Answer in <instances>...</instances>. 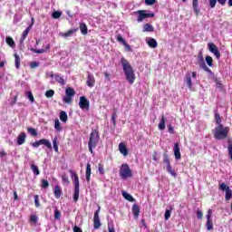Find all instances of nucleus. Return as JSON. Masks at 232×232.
<instances>
[{
  "label": "nucleus",
  "mask_w": 232,
  "mask_h": 232,
  "mask_svg": "<svg viewBox=\"0 0 232 232\" xmlns=\"http://www.w3.org/2000/svg\"><path fill=\"white\" fill-rule=\"evenodd\" d=\"M121 64L125 73L126 80L130 84H133L135 82V72L133 71V67H131L130 62L124 57L121 59Z\"/></svg>",
  "instance_id": "f257e3e1"
},
{
  "label": "nucleus",
  "mask_w": 232,
  "mask_h": 232,
  "mask_svg": "<svg viewBox=\"0 0 232 232\" xmlns=\"http://www.w3.org/2000/svg\"><path fill=\"white\" fill-rule=\"evenodd\" d=\"M229 131H230L229 127H226L223 124H219L214 130V137L218 140L227 139V135H229Z\"/></svg>",
  "instance_id": "f03ea898"
},
{
  "label": "nucleus",
  "mask_w": 232,
  "mask_h": 232,
  "mask_svg": "<svg viewBox=\"0 0 232 232\" xmlns=\"http://www.w3.org/2000/svg\"><path fill=\"white\" fill-rule=\"evenodd\" d=\"M99 131H97V130H92L88 142L89 151L92 155H93V150L97 148V144H99Z\"/></svg>",
  "instance_id": "7ed1b4c3"
},
{
  "label": "nucleus",
  "mask_w": 232,
  "mask_h": 232,
  "mask_svg": "<svg viewBox=\"0 0 232 232\" xmlns=\"http://www.w3.org/2000/svg\"><path fill=\"white\" fill-rule=\"evenodd\" d=\"M70 174L72 179V184L74 185L73 200L74 202H77L79 200V191H80L79 175H77V173H75L72 170H70Z\"/></svg>",
  "instance_id": "20e7f679"
},
{
  "label": "nucleus",
  "mask_w": 232,
  "mask_h": 232,
  "mask_svg": "<svg viewBox=\"0 0 232 232\" xmlns=\"http://www.w3.org/2000/svg\"><path fill=\"white\" fill-rule=\"evenodd\" d=\"M120 177L123 180H126L127 179H131L133 177L131 169H130V166L128 164L124 163L120 168Z\"/></svg>",
  "instance_id": "39448f33"
},
{
  "label": "nucleus",
  "mask_w": 232,
  "mask_h": 232,
  "mask_svg": "<svg viewBox=\"0 0 232 232\" xmlns=\"http://www.w3.org/2000/svg\"><path fill=\"white\" fill-rule=\"evenodd\" d=\"M136 14H138L137 16L138 23H142L144 19H150L151 17H155V14L148 10H139L136 12Z\"/></svg>",
  "instance_id": "423d86ee"
},
{
  "label": "nucleus",
  "mask_w": 232,
  "mask_h": 232,
  "mask_svg": "<svg viewBox=\"0 0 232 232\" xmlns=\"http://www.w3.org/2000/svg\"><path fill=\"white\" fill-rule=\"evenodd\" d=\"M33 148H38L40 146H45L49 150H52V142L49 140L42 139L31 144Z\"/></svg>",
  "instance_id": "0eeeda50"
},
{
  "label": "nucleus",
  "mask_w": 232,
  "mask_h": 232,
  "mask_svg": "<svg viewBox=\"0 0 232 232\" xmlns=\"http://www.w3.org/2000/svg\"><path fill=\"white\" fill-rule=\"evenodd\" d=\"M99 213H101V207H98V209L94 212L93 217V227L94 229H99L102 224L101 223V218H99Z\"/></svg>",
  "instance_id": "6e6552de"
},
{
  "label": "nucleus",
  "mask_w": 232,
  "mask_h": 232,
  "mask_svg": "<svg viewBox=\"0 0 232 232\" xmlns=\"http://www.w3.org/2000/svg\"><path fill=\"white\" fill-rule=\"evenodd\" d=\"M79 107L81 108V110H86V111H88V110H90V101H88L85 96H81Z\"/></svg>",
  "instance_id": "1a4fd4ad"
},
{
  "label": "nucleus",
  "mask_w": 232,
  "mask_h": 232,
  "mask_svg": "<svg viewBox=\"0 0 232 232\" xmlns=\"http://www.w3.org/2000/svg\"><path fill=\"white\" fill-rule=\"evenodd\" d=\"M208 48L209 52H211V53H213L215 55V57H217V59H218L220 57V52L218 51V47H217L215 45V44L208 43Z\"/></svg>",
  "instance_id": "9d476101"
},
{
  "label": "nucleus",
  "mask_w": 232,
  "mask_h": 232,
  "mask_svg": "<svg viewBox=\"0 0 232 232\" xmlns=\"http://www.w3.org/2000/svg\"><path fill=\"white\" fill-rule=\"evenodd\" d=\"M185 83L187 84L188 90L193 92V82L191 81V72H189L185 74Z\"/></svg>",
  "instance_id": "9b49d317"
},
{
  "label": "nucleus",
  "mask_w": 232,
  "mask_h": 232,
  "mask_svg": "<svg viewBox=\"0 0 232 232\" xmlns=\"http://www.w3.org/2000/svg\"><path fill=\"white\" fill-rule=\"evenodd\" d=\"M50 77H54L56 82H58L62 86H64V84H66V82L64 81V77L59 75L58 73L53 74V72H51Z\"/></svg>",
  "instance_id": "f8f14e48"
},
{
  "label": "nucleus",
  "mask_w": 232,
  "mask_h": 232,
  "mask_svg": "<svg viewBox=\"0 0 232 232\" xmlns=\"http://www.w3.org/2000/svg\"><path fill=\"white\" fill-rule=\"evenodd\" d=\"M173 152L176 160H180V159H182V156L180 154V147L179 146V143L174 144Z\"/></svg>",
  "instance_id": "ddd939ff"
},
{
  "label": "nucleus",
  "mask_w": 232,
  "mask_h": 232,
  "mask_svg": "<svg viewBox=\"0 0 232 232\" xmlns=\"http://www.w3.org/2000/svg\"><path fill=\"white\" fill-rule=\"evenodd\" d=\"M87 86L90 88H93V86H95V77L90 72H88L87 76Z\"/></svg>",
  "instance_id": "4468645a"
},
{
  "label": "nucleus",
  "mask_w": 232,
  "mask_h": 232,
  "mask_svg": "<svg viewBox=\"0 0 232 232\" xmlns=\"http://www.w3.org/2000/svg\"><path fill=\"white\" fill-rule=\"evenodd\" d=\"M30 30H32V24H30L29 26H27L25 28V30L24 31L21 39H20V43L23 44L24 43V40L26 39V37H28V34L30 33Z\"/></svg>",
  "instance_id": "2eb2a0df"
},
{
  "label": "nucleus",
  "mask_w": 232,
  "mask_h": 232,
  "mask_svg": "<svg viewBox=\"0 0 232 232\" xmlns=\"http://www.w3.org/2000/svg\"><path fill=\"white\" fill-rule=\"evenodd\" d=\"M146 41L150 48H157V46H159L157 40H155L154 38L149 37L146 39Z\"/></svg>",
  "instance_id": "dca6fc26"
},
{
  "label": "nucleus",
  "mask_w": 232,
  "mask_h": 232,
  "mask_svg": "<svg viewBox=\"0 0 232 232\" xmlns=\"http://www.w3.org/2000/svg\"><path fill=\"white\" fill-rule=\"evenodd\" d=\"M119 151L123 155V157H127L128 155V148H126V145L124 143L119 144Z\"/></svg>",
  "instance_id": "f3484780"
},
{
  "label": "nucleus",
  "mask_w": 232,
  "mask_h": 232,
  "mask_svg": "<svg viewBox=\"0 0 232 232\" xmlns=\"http://www.w3.org/2000/svg\"><path fill=\"white\" fill-rule=\"evenodd\" d=\"M26 140V133L22 132L17 138L18 146H23V143Z\"/></svg>",
  "instance_id": "a211bd4d"
},
{
  "label": "nucleus",
  "mask_w": 232,
  "mask_h": 232,
  "mask_svg": "<svg viewBox=\"0 0 232 232\" xmlns=\"http://www.w3.org/2000/svg\"><path fill=\"white\" fill-rule=\"evenodd\" d=\"M132 214L134 215L135 218H139V215H140V208L139 205L134 204L132 206Z\"/></svg>",
  "instance_id": "6ab92c4d"
},
{
  "label": "nucleus",
  "mask_w": 232,
  "mask_h": 232,
  "mask_svg": "<svg viewBox=\"0 0 232 232\" xmlns=\"http://www.w3.org/2000/svg\"><path fill=\"white\" fill-rule=\"evenodd\" d=\"M91 177H92V165L90 163H87L86 173H85V179H86L87 182H90Z\"/></svg>",
  "instance_id": "aec40b11"
},
{
  "label": "nucleus",
  "mask_w": 232,
  "mask_h": 232,
  "mask_svg": "<svg viewBox=\"0 0 232 232\" xmlns=\"http://www.w3.org/2000/svg\"><path fill=\"white\" fill-rule=\"evenodd\" d=\"M47 50H50V44H48L45 46V49H34V48H32L31 52H34V53H44L47 52Z\"/></svg>",
  "instance_id": "412c9836"
},
{
  "label": "nucleus",
  "mask_w": 232,
  "mask_h": 232,
  "mask_svg": "<svg viewBox=\"0 0 232 232\" xmlns=\"http://www.w3.org/2000/svg\"><path fill=\"white\" fill-rule=\"evenodd\" d=\"M192 6L196 15H198V14H200V9L198 8V0H193Z\"/></svg>",
  "instance_id": "4be33fe9"
},
{
  "label": "nucleus",
  "mask_w": 232,
  "mask_h": 232,
  "mask_svg": "<svg viewBox=\"0 0 232 232\" xmlns=\"http://www.w3.org/2000/svg\"><path fill=\"white\" fill-rule=\"evenodd\" d=\"M121 195L126 200H129V202H135V198H133V196H131L128 192L122 191Z\"/></svg>",
  "instance_id": "5701e85b"
},
{
  "label": "nucleus",
  "mask_w": 232,
  "mask_h": 232,
  "mask_svg": "<svg viewBox=\"0 0 232 232\" xmlns=\"http://www.w3.org/2000/svg\"><path fill=\"white\" fill-rule=\"evenodd\" d=\"M80 32L82 34V35H87L88 34V26L86 24L82 23L80 24Z\"/></svg>",
  "instance_id": "b1692460"
},
{
  "label": "nucleus",
  "mask_w": 232,
  "mask_h": 232,
  "mask_svg": "<svg viewBox=\"0 0 232 232\" xmlns=\"http://www.w3.org/2000/svg\"><path fill=\"white\" fill-rule=\"evenodd\" d=\"M159 130H160L161 131L163 130H166V118L164 116L161 117V120L159 123Z\"/></svg>",
  "instance_id": "393cba45"
},
{
  "label": "nucleus",
  "mask_w": 232,
  "mask_h": 232,
  "mask_svg": "<svg viewBox=\"0 0 232 232\" xmlns=\"http://www.w3.org/2000/svg\"><path fill=\"white\" fill-rule=\"evenodd\" d=\"M14 66L17 70H19L21 66V58L19 57V54L14 53Z\"/></svg>",
  "instance_id": "a878e982"
},
{
  "label": "nucleus",
  "mask_w": 232,
  "mask_h": 232,
  "mask_svg": "<svg viewBox=\"0 0 232 232\" xmlns=\"http://www.w3.org/2000/svg\"><path fill=\"white\" fill-rule=\"evenodd\" d=\"M143 32H155V28L150 24H145L143 25Z\"/></svg>",
  "instance_id": "bb28decb"
},
{
  "label": "nucleus",
  "mask_w": 232,
  "mask_h": 232,
  "mask_svg": "<svg viewBox=\"0 0 232 232\" xmlns=\"http://www.w3.org/2000/svg\"><path fill=\"white\" fill-rule=\"evenodd\" d=\"M60 121H62V122H67L68 121V114H66V111H62L60 112Z\"/></svg>",
  "instance_id": "cd10ccee"
},
{
  "label": "nucleus",
  "mask_w": 232,
  "mask_h": 232,
  "mask_svg": "<svg viewBox=\"0 0 232 232\" xmlns=\"http://www.w3.org/2000/svg\"><path fill=\"white\" fill-rule=\"evenodd\" d=\"M53 193H54L55 198H61V195L63 192L61 191V188L59 186H55Z\"/></svg>",
  "instance_id": "c85d7f7f"
},
{
  "label": "nucleus",
  "mask_w": 232,
  "mask_h": 232,
  "mask_svg": "<svg viewBox=\"0 0 232 232\" xmlns=\"http://www.w3.org/2000/svg\"><path fill=\"white\" fill-rule=\"evenodd\" d=\"M215 121L218 126L222 124V118H220V114H218V111H215Z\"/></svg>",
  "instance_id": "c756f323"
},
{
  "label": "nucleus",
  "mask_w": 232,
  "mask_h": 232,
  "mask_svg": "<svg viewBox=\"0 0 232 232\" xmlns=\"http://www.w3.org/2000/svg\"><path fill=\"white\" fill-rule=\"evenodd\" d=\"M65 94L68 97H73V95H75V91L73 89H72V87H69L65 90Z\"/></svg>",
  "instance_id": "7c9ffc66"
},
{
  "label": "nucleus",
  "mask_w": 232,
  "mask_h": 232,
  "mask_svg": "<svg viewBox=\"0 0 232 232\" xmlns=\"http://www.w3.org/2000/svg\"><path fill=\"white\" fill-rule=\"evenodd\" d=\"M166 169H167L168 173H169V175H171V177H174V179L177 178V172H175V170L173 169L171 165L167 167Z\"/></svg>",
  "instance_id": "2f4dec72"
},
{
  "label": "nucleus",
  "mask_w": 232,
  "mask_h": 232,
  "mask_svg": "<svg viewBox=\"0 0 232 232\" xmlns=\"http://www.w3.org/2000/svg\"><path fill=\"white\" fill-rule=\"evenodd\" d=\"M53 148L56 153H59V145L57 144V137L53 140Z\"/></svg>",
  "instance_id": "473e14b6"
},
{
  "label": "nucleus",
  "mask_w": 232,
  "mask_h": 232,
  "mask_svg": "<svg viewBox=\"0 0 232 232\" xmlns=\"http://www.w3.org/2000/svg\"><path fill=\"white\" fill-rule=\"evenodd\" d=\"M200 68H202L205 72H208V73H213L211 72V69H209V67H208V65H206V63L205 62H202L200 63Z\"/></svg>",
  "instance_id": "72a5a7b5"
},
{
  "label": "nucleus",
  "mask_w": 232,
  "mask_h": 232,
  "mask_svg": "<svg viewBox=\"0 0 232 232\" xmlns=\"http://www.w3.org/2000/svg\"><path fill=\"white\" fill-rule=\"evenodd\" d=\"M54 129L56 130V131H62L63 130V128L61 127V121H59V120H55Z\"/></svg>",
  "instance_id": "f704fd0d"
},
{
  "label": "nucleus",
  "mask_w": 232,
  "mask_h": 232,
  "mask_svg": "<svg viewBox=\"0 0 232 232\" xmlns=\"http://www.w3.org/2000/svg\"><path fill=\"white\" fill-rule=\"evenodd\" d=\"M75 32V30H69L66 33H61L60 35H62V37H72V34Z\"/></svg>",
  "instance_id": "c9c22d12"
},
{
  "label": "nucleus",
  "mask_w": 232,
  "mask_h": 232,
  "mask_svg": "<svg viewBox=\"0 0 232 232\" xmlns=\"http://www.w3.org/2000/svg\"><path fill=\"white\" fill-rule=\"evenodd\" d=\"M163 162L166 163V168L171 166V163L169 162V156H168V154L163 155Z\"/></svg>",
  "instance_id": "e433bc0d"
},
{
  "label": "nucleus",
  "mask_w": 232,
  "mask_h": 232,
  "mask_svg": "<svg viewBox=\"0 0 232 232\" xmlns=\"http://www.w3.org/2000/svg\"><path fill=\"white\" fill-rule=\"evenodd\" d=\"M30 222H32V224H37V222H39V218L36 215H31L30 216Z\"/></svg>",
  "instance_id": "4c0bfd02"
},
{
  "label": "nucleus",
  "mask_w": 232,
  "mask_h": 232,
  "mask_svg": "<svg viewBox=\"0 0 232 232\" xmlns=\"http://www.w3.org/2000/svg\"><path fill=\"white\" fill-rule=\"evenodd\" d=\"M53 95H55L54 90H49V91H46V92H45V97H47V99L53 97Z\"/></svg>",
  "instance_id": "58836bf2"
},
{
  "label": "nucleus",
  "mask_w": 232,
  "mask_h": 232,
  "mask_svg": "<svg viewBox=\"0 0 232 232\" xmlns=\"http://www.w3.org/2000/svg\"><path fill=\"white\" fill-rule=\"evenodd\" d=\"M31 169H32V171H33V173H34V175H39V168H37V166L36 165H34V164H32L31 165Z\"/></svg>",
  "instance_id": "ea45409f"
},
{
  "label": "nucleus",
  "mask_w": 232,
  "mask_h": 232,
  "mask_svg": "<svg viewBox=\"0 0 232 232\" xmlns=\"http://www.w3.org/2000/svg\"><path fill=\"white\" fill-rule=\"evenodd\" d=\"M205 61L208 66H213V58L211 56H206Z\"/></svg>",
  "instance_id": "a19ab883"
},
{
  "label": "nucleus",
  "mask_w": 232,
  "mask_h": 232,
  "mask_svg": "<svg viewBox=\"0 0 232 232\" xmlns=\"http://www.w3.org/2000/svg\"><path fill=\"white\" fill-rule=\"evenodd\" d=\"M54 219L61 220V211H59L57 208L54 210Z\"/></svg>",
  "instance_id": "79ce46f5"
},
{
  "label": "nucleus",
  "mask_w": 232,
  "mask_h": 232,
  "mask_svg": "<svg viewBox=\"0 0 232 232\" xmlns=\"http://www.w3.org/2000/svg\"><path fill=\"white\" fill-rule=\"evenodd\" d=\"M26 97L31 102H35V99L34 98V94L32 93V92H28L26 93Z\"/></svg>",
  "instance_id": "37998d69"
},
{
  "label": "nucleus",
  "mask_w": 232,
  "mask_h": 232,
  "mask_svg": "<svg viewBox=\"0 0 232 232\" xmlns=\"http://www.w3.org/2000/svg\"><path fill=\"white\" fill-rule=\"evenodd\" d=\"M7 44H9V46H14L15 44V43L14 42V39H12V37L7 36L5 39Z\"/></svg>",
  "instance_id": "c03bdc74"
},
{
  "label": "nucleus",
  "mask_w": 232,
  "mask_h": 232,
  "mask_svg": "<svg viewBox=\"0 0 232 232\" xmlns=\"http://www.w3.org/2000/svg\"><path fill=\"white\" fill-rule=\"evenodd\" d=\"M49 186H50V182H48L46 179H42V188L44 189L48 188Z\"/></svg>",
  "instance_id": "a18cd8bd"
},
{
  "label": "nucleus",
  "mask_w": 232,
  "mask_h": 232,
  "mask_svg": "<svg viewBox=\"0 0 232 232\" xmlns=\"http://www.w3.org/2000/svg\"><path fill=\"white\" fill-rule=\"evenodd\" d=\"M53 19H59V17H61V15H63V13H61L60 11H55L53 13Z\"/></svg>",
  "instance_id": "49530a36"
},
{
  "label": "nucleus",
  "mask_w": 232,
  "mask_h": 232,
  "mask_svg": "<svg viewBox=\"0 0 232 232\" xmlns=\"http://www.w3.org/2000/svg\"><path fill=\"white\" fill-rule=\"evenodd\" d=\"M173 208H170V210L169 209H167L166 211H165V220H169V218L171 217V210H172Z\"/></svg>",
  "instance_id": "de8ad7c7"
},
{
  "label": "nucleus",
  "mask_w": 232,
  "mask_h": 232,
  "mask_svg": "<svg viewBox=\"0 0 232 232\" xmlns=\"http://www.w3.org/2000/svg\"><path fill=\"white\" fill-rule=\"evenodd\" d=\"M207 229L208 231H211V229H213V221L207 220Z\"/></svg>",
  "instance_id": "09e8293b"
},
{
  "label": "nucleus",
  "mask_w": 232,
  "mask_h": 232,
  "mask_svg": "<svg viewBox=\"0 0 232 232\" xmlns=\"http://www.w3.org/2000/svg\"><path fill=\"white\" fill-rule=\"evenodd\" d=\"M98 171L100 173V175H104V166H102V164L99 163L98 165Z\"/></svg>",
  "instance_id": "8fccbe9b"
},
{
  "label": "nucleus",
  "mask_w": 232,
  "mask_h": 232,
  "mask_svg": "<svg viewBox=\"0 0 232 232\" xmlns=\"http://www.w3.org/2000/svg\"><path fill=\"white\" fill-rule=\"evenodd\" d=\"M28 132L33 135V137H37V130L34 128H29Z\"/></svg>",
  "instance_id": "3c124183"
},
{
  "label": "nucleus",
  "mask_w": 232,
  "mask_h": 232,
  "mask_svg": "<svg viewBox=\"0 0 232 232\" xmlns=\"http://www.w3.org/2000/svg\"><path fill=\"white\" fill-rule=\"evenodd\" d=\"M117 119V112H113L111 115V122L113 123V126H116L117 121H115Z\"/></svg>",
  "instance_id": "603ef678"
},
{
  "label": "nucleus",
  "mask_w": 232,
  "mask_h": 232,
  "mask_svg": "<svg viewBox=\"0 0 232 232\" xmlns=\"http://www.w3.org/2000/svg\"><path fill=\"white\" fill-rule=\"evenodd\" d=\"M117 41H118L119 43H121V44H124L126 43V40H124V38H123L122 35H121V34H118V35H117Z\"/></svg>",
  "instance_id": "864d4df0"
},
{
  "label": "nucleus",
  "mask_w": 232,
  "mask_h": 232,
  "mask_svg": "<svg viewBox=\"0 0 232 232\" xmlns=\"http://www.w3.org/2000/svg\"><path fill=\"white\" fill-rule=\"evenodd\" d=\"M155 3H157V0H145V5H147V6H151L152 5H155Z\"/></svg>",
  "instance_id": "5fc2aeb1"
},
{
  "label": "nucleus",
  "mask_w": 232,
  "mask_h": 232,
  "mask_svg": "<svg viewBox=\"0 0 232 232\" xmlns=\"http://www.w3.org/2000/svg\"><path fill=\"white\" fill-rule=\"evenodd\" d=\"M63 102H65L66 104H70V102H72V96L66 95L65 97H63Z\"/></svg>",
  "instance_id": "6e6d98bb"
},
{
  "label": "nucleus",
  "mask_w": 232,
  "mask_h": 232,
  "mask_svg": "<svg viewBox=\"0 0 232 232\" xmlns=\"http://www.w3.org/2000/svg\"><path fill=\"white\" fill-rule=\"evenodd\" d=\"M210 8H215L217 6V0H208Z\"/></svg>",
  "instance_id": "4d7b16f0"
},
{
  "label": "nucleus",
  "mask_w": 232,
  "mask_h": 232,
  "mask_svg": "<svg viewBox=\"0 0 232 232\" xmlns=\"http://www.w3.org/2000/svg\"><path fill=\"white\" fill-rule=\"evenodd\" d=\"M34 204L36 208H39L40 203H39V196H34Z\"/></svg>",
  "instance_id": "13d9d810"
},
{
  "label": "nucleus",
  "mask_w": 232,
  "mask_h": 232,
  "mask_svg": "<svg viewBox=\"0 0 232 232\" xmlns=\"http://www.w3.org/2000/svg\"><path fill=\"white\" fill-rule=\"evenodd\" d=\"M15 102H17V96H14L12 100H11V106H15Z\"/></svg>",
  "instance_id": "bf43d9fd"
},
{
  "label": "nucleus",
  "mask_w": 232,
  "mask_h": 232,
  "mask_svg": "<svg viewBox=\"0 0 232 232\" xmlns=\"http://www.w3.org/2000/svg\"><path fill=\"white\" fill-rule=\"evenodd\" d=\"M30 67L31 68H37V67H39V63L33 62V63H31Z\"/></svg>",
  "instance_id": "052dcab7"
},
{
  "label": "nucleus",
  "mask_w": 232,
  "mask_h": 232,
  "mask_svg": "<svg viewBox=\"0 0 232 232\" xmlns=\"http://www.w3.org/2000/svg\"><path fill=\"white\" fill-rule=\"evenodd\" d=\"M168 128H169V133H171V134L175 133V129L173 128V126L169 125Z\"/></svg>",
  "instance_id": "680f3d73"
},
{
  "label": "nucleus",
  "mask_w": 232,
  "mask_h": 232,
  "mask_svg": "<svg viewBox=\"0 0 232 232\" xmlns=\"http://www.w3.org/2000/svg\"><path fill=\"white\" fill-rule=\"evenodd\" d=\"M123 46H125L126 50H128V52H131V47L130 46V44H128V43H124Z\"/></svg>",
  "instance_id": "e2e57ef3"
},
{
  "label": "nucleus",
  "mask_w": 232,
  "mask_h": 232,
  "mask_svg": "<svg viewBox=\"0 0 232 232\" xmlns=\"http://www.w3.org/2000/svg\"><path fill=\"white\" fill-rule=\"evenodd\" d=\"M73 232H82V229H81V227L75 226L73 228Z\"/></svg>",
  "instance_id": "0e129e2a"
},
{
  "label": "nucleus",
  "mask_w": 232,
  "mask_h": 232,
  "mask_svg": "<svg viewBox=\"0 0 232 232\" xmlns=\"http://www.w3.org/2000/svg\"><path fill=\"white\" fill-rule=\"evenodd\" d=\"M211 213H212V211H211V209H209L207 214V220H211Z\"/></svg>",
  "instance_id": "69168bd1"
},
{
  "label": "nucleus",
  "mask_w": 232,
  "mask_h": 232,
  "mask_svg": "<svg viewBox=\"0 0 232 232\" xmlns=\"http://www.w3.org/2000/svg\"><path fill=\"white\" fill-rule=\"evenodd\" d=\"M202 216H203L202 211L199 210L197 212V217L199 220L202 219Z\"/></svg>",
  "instance_id": "338daca9"
},
{
  "label": "nucleus",
  "mask_w": 232,
  "mask_h": 232,
  "mask_svg": "<svg viewBox=\"0 0 232 232\" xmlns=\"http://www.w3.org/2000/svg\"><path fill=\"white\" fill-rule=\"evenodd\" d=\"M108 230H109V232H115V228L111 226L108 227Z\"/></svg>",
  "instance_id": "774afa93"
}]
</instances>
